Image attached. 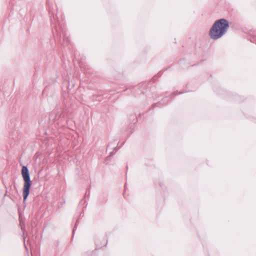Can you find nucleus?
Returning <instances> with one entry per match:
<instances>
[{
	"label": "nucleus",
	"instance_id": "nucleus-1",
	"mask_svg": "<svg viewBox=\"0 0 256 256\" xmlns=\"http://www.w3.org/2000/svg\"><path fill=\"white\" fill-rule=\"evenodd\" d=\"M228 28V23L226 20L220 19L216 20L210 29V38L214 40L218 39L226 32Z\"/></svg>",
	"mask_w": 256,
	"mask_h": 256
},
{
	"label": "nucleus",
	"instance_id": "nucleus-2",
	"mask_svg": "<svg viewBox=\"0 0 256 256\" xmlns=\"http://www.w3.org/2000/svg\"><path fill=\"white\" fill-rule=\"evenodd\" d=\"M22 175L24 181L22 188V194L24 200H26L30 194V190L32 186V182L30 179L28 169L25 166H23L22 168Z\"/></svg>",
	"mask_w": 256,
	"mask_h": 256
}]
</instances>
